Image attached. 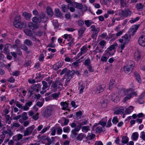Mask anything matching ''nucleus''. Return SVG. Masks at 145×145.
I'll use <instances>...</instances> for the list:
<instances>
[{
  "label": "nucleus",
  "instance_id": "nucleus-1",
  "mask_svg": "<svg viewBox=\"0 0 145 145\" xmlns=\"http://www.w3.org/2000/svg\"><path fill=\"white\" fill-rule=\"evenodd\" d=\"M55 111L54 106H48L43 112L42 116L44 117L48 118L52 116Z\"/></svg>",
  "mask_w": 145,
  "mask_h": 145
},
{
  "label": "nucleus",
  "instance_id": "nucleus-2",
  "mask_svg": "<svg viewBox=\"0 0 145 145\" xmlns=\"http://www.w3.org/2000/svg\"><path fill=\"white\" fill-rule=\"evenodd\" d=\"M52 83L51 88L53 91L55 92L57 91V90H61V88L59 86H63V84L61 83L57 80L53 82L52 80H49L48 82L49 85H50Z\"/></svg>",
  "mask_w": 145,
  "mask_h": 145
},
{
  "label": "nucleus",
  "instance_id": "nucleus-3",
  "mask_svg": "<svg viewBox=\"0 0 145 145\" xmlns=\"http://www.w3.org/2000/svg\"><path fill=\"white\" fill-rule=\"evenodd\" d=\"M21 17L20 16H16L13 22L14 26L17 28H25L26 27V24L21 22Z\"/></svg>",
  "mask_w": 145,
  "mask_h": 145
},
{
  "label": "nucleus",
  "instance_id": "nucleus-4",
  "mask_svg": "<svg viewBox=\"0 0 145 145\" xmlns=\"http://www.w3.org/2000/svg\"><path fill=\"white\" fill-rule=\"evenodd\" d=\"M134 67L133 62L131 61H128L124 67V72L127 74H130L132 72Z\"/></svg>",
  "mask_w": 145,
  "mask_h": 145
},
{
  "label": "nucleus",
  "instance_id": "nucleus-5",
  "mask_svg": "<svg viewBox=\"0 0 145 145\" xmlns=\"http://www.w3.org/2000/svg\"><path fill=\"white\" fill-rule=\"evenodd\" d=\"M131 38V36L129 33H126L123 36L121 39H119L120 42L127 44L130 40Z\"/></svg>",
  "mask_w": 145,
  "mask_h": 145
},
{
  "label": "nucleus",
  "instance_id": "nucleus-6",
  "mask_svg": "<svg viewBox=\"0 0 145 145\" xmlns=\"http://www.w3.org/2000/svg\"><path fill=\"white\" fill-rule=\"evenodd\" d=\"M132 14V12L129 9H127L125 10H123L119 14L120 16L122 18H124L127 17L129 16H130Z\"/></svg>",
  "mask_w": 145,
  "mask_h": 145
},
{
  "label": "nucleus",
  "instance_id": "nucleus-7",
  "mask_svg": "<svg viewBox=\"0 0 145 145\" xmlns=\"http://www.w3.org/2000/svg\"><path fill=\"white\" fill-rule=\"evenodd\" d=\"M93 129H95L96 132L97 133H100L105 131V129L103 127H102L99 123H95L93 125Z\"/></svg>",
  "mask_w": 145,
  "mask_h": 145
},
{
  "label": "nucleus",
  "instance_id": "nucleus-8",
  "mask_svg": "<svg viewBox=\"0 0 145 145\" xmlns=\"http://www.w3.org/2000/svg\"><path fill=\"white\" fill-rule=\"evenodd\" d=\"M80 130V126H76V127L72 129L71 131L70 137L72 138H77L78 135L76 132H78Z\"/></svg>",
  "mask_w": 145,
  "mask_h": 145
},
{
  "label": "nucleus",
  "instance_id": "nucleus-9",
  "mask_svg": "<svg viewBox=\"0 0 145 145\" xmlns=\"http://www.w3.org/2000/svg\"><path fill=\"white\" fill-rule=\"evenodd\" d=\"M35 128L34 125H32L31 126L27 128L24 131V136H25L30 135L32 134Z\"/></svg>",
  "mask_w": 145,
  "mask_h": 145
},
{
  "label": "nucleus",
  "instance_id": "nucleus-10",
  "mask_svg": "<svg viewBox=\"0 0 145 145\" xmlns=\"http://www.w3.org/2000/svg\"><path fill=\"white\" fill-rule=\"evenodd\" d=\"M109 101V98L108 96H104L103 98L100 100V103L102 107L104 108L107 106V103Z\"/></svg>",
  "mask_w": 145,
  "mask_h": 145
},
{
  "label": "nucleus",
  "instance_id": "nucleus-11",
  "mask_svg": "<svg viewBox=\"0 0 145 145\" xmlns=\"http://www.w3.org/2000/svg\"><path fill=\"white\" fill-rule=\"evenodd\" d=\"M87 48L88 46L87 45H85L83 46L80 49V52L77 55V57L78 58L83 54H85L88 51Z\"/></svg>",
  "mask_w": 145,
  "mask_h": 145
},
{
  "label": "nucleus",
  "instance_id": "nucleus-12",
  "mask_svg": "<svg viewBox=\"0 0 145 145\" xmlns=\"http://www.w3.org/2000/svg\"><path fill=\"white\" fill-rule=\"evenodd\" d=\"M105 87V86L104 85L99 86L94 88V91L95 93L98 94L103 92Z\"/></svg>",
  "mask_w": 145,
  "mask_h": 145
},
{
  "label": "nucleus",
  "instance_id": "nucleus-13",
  "mask_svg": "<svg viewBox=\"0 0 145 145\" xmlns=\"http://www.w3.org/2000/svg\"><path fill=\"white\" fill-rule=\"evenodd\" d=\"M138 42L141 46L145 47V35L140 36L138 39Z\"/></svg>",
  "mask_w": 145,
  "mask_h": 145
},
{
  "label": "nucleus",
  "instance_id": "nucleus-14",
  "mask_svg": "<svg viewBox=\"0 0 145 145\" xmlns=\"http://www.w3.org/2000/svg\"><path fill=\"white\" fill-rule=\"evenodd\" d=\"M75 71L74 70L70 71L69 70L67 73L65 74V76L66 77V78L71 79L72 76L74 74Z\"/></svg>",
  "mask_w": 145,
  "mask_h": 145
},
{
  "label": "nucleus",
  "instance_id": "nucleus-15",
  "mask_svg": "<svg viewBox=\"0 0 145 145\" xmlns=\"http://www.w3.org/2000/svg\"><path fill=\"white\" fill-rule=\"evenodd\" d=\"M140 24H135L132 26L129 29L130 32L134 33H135L140 26Z\"/></svg>",
  "mask_w": 145,
  "mask_h": 145
},
{
  "label": "nucleus",
  "instance_id": "nucleus-16",
  "mask_svg": "<svg viewBox=\"0 0 145 145\" xmlns=\"http://www.w3.org/2000/svg\"><path fill=\"white\" fill-rule=\"evenodd\" d=\"M3 133H5V134L8 135L9 137H11L13 135V132L9 127L7 129L3 131Z\"/></svg>",
  "mask_w": 145,
  "mask_h": 145
},
{
  "label": "nucleus",
  "instance_id": "nucleus-17",
  "mask_svg": "<svg viewBox=\"0 0 145 145\" xmlns=\"http://www.w3.org/2000/svg\"><path fill=\"white\" fill-rule=\"evenodd\" d=\"M137 94L135 92H132L130 93L129 94L127 95L126 97L123 99V101L124 102H125L127 101L130 99L133 95H136Z\"/></svg>",
  "mask_w": 145,
  "mask_h": 145
},
{
  "label": "nucleus",
  "instance_id": "nucleus-18",
  "mask_svg": "<svg viewBox=\"0 0 145 145\" xmlns=\"http://www.w3.org/2000/svg\"><path fill=\"white\" fill-rule=\"evenodd\" d=\"M134 57L136 60L139 61L141 57L140 52L138 51L135 52L134 53Z\"/></svg>",
  "mask_w": 145,
  "mask_h": 145
},
{
  "label": "nucleus",
  "instance_id": "nucleus-19",
  "mask_svg": "<svg viewBox=\"0 0 145 145\" xmlns=\"http://www.w3.org/2000/svg\"><path fill=\"white\" fill-rule=\"evenodd\" d=\"M86 135L83 133H80L78 134L76 139L77 140L81 141L83 138L86 137Z\"/></svg>",
  "mask_w": 145,
  "mask_h": 145
},
{
  "label": "nucleus",
  "instance_id": "nucleus-20",
  "mask_svg": "<svg viewBox=\"0 0 145 145\" xmlns=\"http://www.w3.org/2000/svg\"><path fill=\"white\" fill-rule=\"evenodd\" d=\"M22 15L25 19L27 20H29L31 19V15L30 14L24 12L23 13Z\"/></svg>",
  "mask_w": 145,
  "mask_h": 145
},
{
  "label": "nucleus",
  "instance_id": "nucleus-21",
  "mask_svg": "<svg viewBox=\"0 0 145 145\" xmlns=\"http://www.w3.org/2000/svg\"><path fill=\"white\" fill-rule=\"evenodd\" d=\"M128 3L127 0H120V5L121 7L124 8L126 7Z\"/></svg>",
  "mask_w": 145,
  "mask_h": 145
},
{
  "label": "nucleus",
  "instance_id": "nucleus-22",
  "mask_svg": "<svg viewBox=\"0 0 145 145\" xmlns=\"http://www.w3.org/2000/svg\"><path fill=\"white\" fill-rule=\"evenodd\" d=\"M32 88L34 91H38L40 90L41 86L39 84L33 85L32 86Z\"/></svg>",
  "mask_w": 145,
  "mask_h": 145
},
{
  "label": "nucleus",
  "instance_id": "nucleus-23",
  "mask_svg": "<svg viewBox=\"0 0 145 145\" xmlns=\"http://www.w3.org/2000/svg\"><path fill=\"white\" fill-rule=\"evenodd\" d=\"M63 65V63L61 62H59L54 66V69L57 70L61 68Z\"/></svg>",
  "mask_w": 145,
  "mask_h": 145
},
{
  "label": "nucleus",
  "instance_id": "nucleus-24",
  "mask_svg": "<svg viewBox=\"0 0 145 145\" xmlns=\"http://www.w3.org/2000/svg\"><path fill=\"white\" fill-rule=\"evenodd\" d=\"M110 55L105 53L103 56L101 58V61L103 62H106L109 57Z\"/></svg>",
  "mask_w": 145,
  "mask_h": 145
},
{
  "label": "nucleus",
  "instance_id": "nucleus-25",
  "mask_svg": "<svg viewBox=\"0 0 145 145\" xmlns=\"http://www.w3.org/2000/svg\"><path fill=\"white\" fill-rule=\"evenodd\" d=\"M62 37L64 38L65 40H67L68 41H70L72 39H73L72 37V36L71 34H66L62 36Z\"/></svg>",
  "mask_w": 145,
  "mask_h": 145
},
{
  "label": "nucleus",
  "instance_id": "nucleus-26",
  "mask_svg": "<svg viewBox=\"0 0 145 145\" xmlns=\"http://www.w3.org/2000/svg\"><path fill=\"white\" fill-rule=\"evenodd\" d=\"M85 85L83 84L80 83L79 84L78 88V89L79 90V94H81L83 93V90L85 88Z\"/></svg>",
  "mask_w": 145,
  "mask_h": 145
},
{
  "label": "nucleus",
  "instance_id": "nucleus-27",
  "mask_svg": "<svg viewBox=\"0 0 145 145\" xmlns=\"http://www.w3.org/2000/svg\"><path fill=\"white\" fill-rule=\"evenodd\" d=\"M86 27H82L79 29L78 31V35L80 37H82V34L84 33L86 30Z\"/></svg>",
  "mask_w": 145,
  "mask_h": 145
},
{
  "label": "nucleus",
  "instance_id": "nucleus-28",
  "mask_svg": "<svg viewBox=\"0 0 145 145\" xmlns=\"http://www.w3.org/2000/svg\"><path fill=\"white\" fill-rule=\"evenodd\" d=\"M103 51L102 48H101L98 46L96 47L95 50L93 51V52L95 54L97 53L101 54Z\"/></svg>",
  "mask_w": 145,
  "mask_h": 145
},
{
  "label": "nucleus",
  "instance_id": "nucleus-29",
  "mask_svg": "<svg viewBox=\"0 0 145 145\" xmlns=\"http://www.w3.org/2000/svg\"><path fill=\"white\" fill-rule=\"evenodd\" d=\"M32 21L35 23L37 24V23H39L41 22V19L39 18H37L35 16L32 18Z\"/></svg>",
  "mask_w": 145,
  "mask_h": 145
},
{
  "label": "nucleus",
  "instance_id": "nucleus-30",
  "mask_svg": "<svg viewBox=\"0 0 145 145\" xmlns=\"http://www.w3.org/2000/svg\"><path fill=\"white\" fill-rule=\"evenodd\" d=\"M112 50H112V49L110 48V47H109L105 51V53L110 56H112L114 54V52H112Z\"/></svg>",
  "mask_w": 145,
  "mask_h": 145
},
{
  "label": "nucleus",
  "instance_id": "nucleus-31",
  "mask_svg": "<svg viewBox=\"0 0 145 145\" xmlns=\"http://www.w3.org/2000/svg\"><path fill=\"white\" fill-rule=\"evenodd\" d=\"M24 32L27 36L31 37L33 35L32 31L30 29H25L24 30Z\"/></svg>",
  "mask_w": 145,
  "mask_h": 145
},
{
  "label": "nucleus",
  "instance_id": "nucleus-32",
  "mask_svg": "<svg viewBox=\"0 0 145 145\" xmlns=\"http://www.w3.org/2000/svg\"><path fill=\"white\" fill-rule=\"evenodd\" d=\"M60 105L63 107V110L66 109L68 108V104L67 103L66 101L61 102L60 103Z\"/></svg>",
  "mask_w": 145,
  "mask_h": 145
},
{
  "label": "nucleus",
  "instance_id": "nucleus-33",
  "mask_svg": "<svg viewBox=\"0 0 145 145\" xmlns=\"http://www.w3.org/2000/svg\"><path fill=\"white\" fill-rule=\"evenodd\" d=\"M116 37L115 34H109V36L107 38L108 39H111L110 41H112L116 39Z\"/></svg>",
  "mask_w": 145,
  "mask_h": 145
},
{
  "label": "nucleus",
  "instance_id": "nucleus-34",
  "mask_svg": "<svg viewBox=\"0 0 145 145\" xmlns=\"http://www.w3.org/2000/svg\"><path fill=\"white\" fill-rule=\"evenodd\" d=\"M24 43L28 46H31L33 45L32 42L28 39L25 40L24 41Z\"/></svg>",
  "mask_w": 145,
  "mask_h": 145
},
{
  "label": "nucleus",
  "instance_id": "nucleus-35",
  "mask_svg": "<svg viewBox=\"0 0 145 145\" xmlns=\"http://www.w3.org/2000/svg\"><path fill=\"white\" fill-rule=\"evenodd\" d=\"M133 109L134 107L133 106H130L126 109L125 112L126 113L129 114L133 111Z\"/></svg>",
  "mask_w": 145,
  "mask_h": 145
},
{
  "label": "nucleus",
  "instance_id": "nucleus-36",
  "mask_svg": "<svg viewBox=\"0 0 145 145\" xmlns=\"http://www.w3.org/2000/svg\"><path fill=\"white\" fill-rule=\"evenodd\" d=\"M110 98L112 101L114 102H116L117 99H118V97L116 95L112 94H111Z\"/></svg>",
  "mask_w": 145,
  "mask_h": 145
},
{
  "label": "nucleus",
  "instance_id": "nucleus-37",
  "mask_svg": "<svg viewBox=\"0 0 145 145\" xmlns=\"http://www.w3.org/2000/svg\"><path fill=\"white\" fill-rule=\"evenodd\" d=\"M39 18H41V21L43 23L45 22L46 20V18L45 17V14L44 12H42L40 14V16Z\"/></svg>",
  "mask_w": 145,
  "mask_h": 145
},
{
  "label": "nucleus",
  "instance_id": "nucleus-38",
  "mask_svg": "<svg viewBox=\"0 0 145 145\" xmlns=\"http://www.w3.org/2000/svg\"><path fill=\"white\" fill-rule=\"evenodd\" d=\"M90 130V127L89 126H84L82 127V131L84 133H86Z\"/></svg>",
  "mask_w": 145,
  "mask_h": 145
},
{
  "label": "nucleus",
  "instance_id": "nucleus-39",
  "mask_svg": "<svg viewBox=\"0 0 145 145\" xmlns=\"http://www.w3.org/2000/svg\"><path fill=\"white\" fill-rule=\"evenodd\" d=\"M115 82L113 79L110 80V82L109 84V89L110 90L114 86Z\"/></svg>",
  "mask_w": 145,
  "mask_h": 145
},
{
  "label": "nucleus",
  "instance_id": "nucleus-40",
  "mask_svg": "<svg viewBox=\"0 0 145 145\" xmlns=\"http://www.w3.org/2000/svg\"><path fill=\"white\" fill-rule=\"evenodd\" d=\"M84 22L85 25L87 27H89L91 25L94 23L91 20H86Z\"/></svg>",
  "mask_w": 145,
  "mask_h": 145
},
{
  "label": "nucleus",
  "instance_id": "nucleus-41",
  "mask_svg": "<svg viewBox=\"0 0 145 145\" xmlns=\"http://www.w3.org/2000/svg\"><path fill=\"white\" fill-rule=\"evenodd\" d=\"M46 12L48 15L52 16L53 14V12L51 8L50 7H48L47 8Z\"/></svg>",
  "mask_w": 145,
  "mask_h": 145
},
{
  "label": "nucleus",
  "instance_id": "nucleus-42",
  "mask_svg": "<svg viewBox=\"0 0 145 145\" xmlns=\"http://www.w3.org/2000/svg\"><path fill=\"white\" fill-rule=\"evenodd\" d=\"M128 138L127 136L123 137L121 139V142L123 143L127 144L128 142Z\"/></svg>",
  "mask_w": 145,
  "mask_h": 145
},
{
  "label": "nucleus",
  "instance_id": "nucleus-43",
  "mask_svg": "<svg viewBox=\"0 0 145 145\" xmlns=\"http://www.w3.org/2000/svg\"><path fill=\"white\" fill-rule=\"evenodd\" d=\"M133 140H136L138 138V134L137 132L133 133L132 134Z\"/></svg>",
  "mask_w": 145,
  "mask_h": 145
},
{
  "label": "nucleus",
  "instance_id": "nucleus-44",
  "mask_svg": "<svg viewBox=\"0 0 145 145\" xmlns=\"http://www.w3.org/2000/svg\"><path fill=\"white\" fill-rule=\"evenodd\" d=\"M82 122H78V125H77V126H80V129H81L82 125L87 124L88 123V121L86 120H82Z\"/></svg>",
  "mask_w": 145,
  "mask_h": 145
},
{
  "label": "nucleus",
  "instance_id": "nucleus-45",
  "mask_svg": "<svg viewBox=\"0 0 145 145\" xmlns=\"http://www.w3.org/2000/svg\"><path fill=\"white\" fill-rule=\"evenodd\" d=\"M43 34V31L41 29H39L36 33L35 35L39 37H41Z\"/></svg>",
  "mask_w": 145,
  "mask_h": 145
},
{
  "label": "nucleus",
  "instance_id": "nucleus-46",
  "mask_svg": "<svg viewBox=\"0 0 145 145\" xmlns=\"http://www.w3.org/2000/svg\"><path fill=\"white\" fill-rule=\"evenodd\" d=\"M60 95L59 93H55L52 94L51 95L52 97L55 99H57L58 98L59 95Z\"/></svg>",
  "mask_w": 145,
  "mask_h": 145
},
{
  "label": "nucleus",
  "instance_id": "nucleus-47",
  "mask_svg": "<svg viewBox=\"0 0 145 145\" xmlns=\"http://www.w3.org/2000/svg\"><path fill=\"white\" fill-rule=\"evenodd\" d=\"M56 15L57 17L61 16L62 15L60 10L58 8H56L55 9Z\"/></svg>",
  "mask_w": 145,
  "mask_h": 145
},
{
  "label": "nucleus",
  "instance_id": "nucleus-48",
  "mask_svg": "<svg viewBox=\"0 0 145 145\" xmlns=\"http://www.w3.org/2000/svg\"><path fill=\"white\" fill-rule=\"evenodd\" d=\"M20 124L14 122L11 125L12 129H13L14 127H18L20 126Z\"/></svg>",
  "mask_w": 145,
  "mask_h": 145
},
{
  "label": "nucleus",
  "instance_id": "nucleus-49",
  "mask_svg": "<svg viewBox=\"0 0 145 145\" xmlns=\"http://www.w3.org/2000/svg\"><path fill=\"white\" fill-rule=\"evenodd\" d=\"M42 84L43 85V87L42 88V90H44L48 88V86L47 85V83L45 81H43L42 82Z\"/></svg>",
  "mask_w": 145,
  "mask_h": 145
},
{
  "label": "nucleus",
  "instance_id": "nucleus-50",
  "mask_svg": "<svg viewBox=\"0 0 145 145\" xmlns=\"http://www.w3.org/2000/svg\"><path fill=\"white\" fill-rule=\"evenodd\" d=\"M136 8L140 11L142 10L143 8V6L141 3H138L137 5Z\"/></svg>",
  "mask_w": 145,
  "mask_h": 145
},
{
  "label": "nucleus",
  "instance_id": "nucleus-51",
  "mask_svg": "<svg viewBox=\"0 0 145 145\" xmlns=\"http://www.w3.org/2000/svg\"><path fill=\"white\" fill-rule=\"evenodd\" d=\"M135 78L138 82V83H140L141 82V80L140 76L137 73L135 74Z\"/></svg>",
  "mask_w": 145,
  "mask_h": 145
},
{
  "label": "nucleus",
  "instance_id": "nucleus-52",
  "mask_svg": "<svg viewBox=\"0 0 145 145\" xmlns=\"http://www.w3.org/2000/svg\"><path fill=\"white\" fill-rule=\"evenodd\" d=\"M52 143L50 139L48 138H46L44 140V143L46 145H50Z\"/></svg>",
  "mask_w": 145,
  "mask_h": 145
},
{
  "label": "nucleus",
  "instance_id": "nucleus-53",
  "mask_svg": "<svg viewBox=\"0 0 145 145\" xmlns=\"http://www.w3.org/2000/svg\"><path fill=\"white\" fill-rule=\"evenodd\" d=\"M124 111V110L123 109H119L115 111L114 113V114L118 115L120 114H121V113H123Z\"/></svg>",
  "mask_w": 145,
  "mask_h": 145
},
{
  "label": "nucleus",
  "instance_id": "nucleus-54",
  "mask_svg": "<svg viewBox=\"0 0 145 145\" xmlns=\"http://www.w3.org/2000/svg\"><path fill=\"white\" fill-rule=\"evenodd\" d=\"M88 135L87 137V138L89 140L93 139L95 137L94 134H88Z\"/></svg>",
  "mask_w": 145,
  "mask_h": 145
},
{
  "label": "nucleus",
  "instance_id": "nucleus-55",
  "mask_svg": "<svg viewBox=\"0 0 145 145\" xmlns=\"http://www.w3.org/2000/svg\"><path fill=\"white\" fill-rule=\"evenodd\" d=\"M123 94L125 95H127L129 94L130 93H131V89H123Z\"/></svg>",
  "mask_w": 145,
  "mask_h": 145
},
{
  "label": "nucleus",
  "instance_id": "nucleus-56",
  "mask_svg": "<svg viewBox=\"0 0 145 145\" xmlns=\"http://www.w3.org/2000/svg\"><path fill=\"white\" fill-rule=\"evenodd\" d=\"M74 39H72L69 42L67 43V44L69 46L71 47L74 44Z\"/></svg>",
  "mask_w": 145,
  "mask_h": 145
},
{
  "label": "nucleus",
  "instance_id": "nucleus-57",
  "mask_svg": "<svg viewBox=\"0 0 145 145\" xmlns=\"http://www.w3.org/2000/svg\"><path fill=\"white\" fill-rule=\"evenodd\" d=\"M90 59L89 57H88L85 60L84 62V64L86 66H88L89 65H90Z\"/></svg>",
  "mask_w": 145,
  "mask_h": 145
},
{
  "label": "nucleus",
  "instance_id": "nucleus-58",
  "mask_svg": "<svg viewBox=\"0 0 145 145\" xmlns=\"http://www.w3.org/2000/svg\"><path fill=\"white\" fill-rule=\"evenodd\" d=\"M69 69L67 68H65L63 69L62 71L61 72L60 74V75H62L64 74H66L67 73V71H69Z\"/></svg>",
  "mask_w": 145,
  "mask_h": 145
},
{
  "label": "nucleus",
  "instance_id": "nucleus-59",
  "mask_svg": "<svg viewBox=\"0 0 145 145\" xmlns=\"http://www.w3.org/2000/svg\"><path fill=\"white\" fill-rule=\"evenodd\" d=\"M79 61H75L72 63V66L73 67H74V68H76L79 66Z\"/></svg>",
  "mask_w": 145,
  "mask_h": 145
},
{
  "label": "nucleus",
  "instance_id": "nucleus-60",
  "mask_svg": "<svg viewBox=\"0 0 145 145\" xmlns=\"http://www.w3.org/2000/svg\"><path fill=\"white\" fill-rule=\"evenodd\" d=\"M80 26H82L84 24V22L81 20H79L76 22Z\"/></svg>",
  "mask_w": 145,
  "mask_h": 145
},
{
  "label": "nucleus",
  "instance_id": "nucleus-61",
  "mask_svg": "<svg viewBox=\"0 0 145 145\" xmlns=\"http://www.w3.org/2000/svg\"><path fill=\"white\" fill-rule=\"evenodd\" d=\"M76 7L79 9H83V5L80 3H77L76 5Z\"/></svg>",
  "mask_w": 145,
  "mask_h": 145
},
{
  "label": "nucleus",
  "instance_id": "nucleus-62",
  "mask_svg": "<svg viewBox=\"0 0 145 145\" xmlns=\"http://www.w3.org/2000/svg\"><path fill=\"white\" fill-rule=\"evenodd\" d=\"M99 44L102 47V48H103L104 46H105L106 44V42L105 40H101L99 42Z\"/></svg>",
  "mask_w": 145,
  "mask_h": 145
},
{
  "label": "nucleus",
  "instance_id": "nucleus-63",
  "mask_svg": "<svg viewBox=\"0 0 145 145\" xmlns=\"http://www.w3.org/2000/svg\"><path fill=\"white\" fill-rule=\"evenodd\" d=\"M140 137L144 141H145V132L144 131L142 132L140 134Z\"/></svg>",
  "mask_w": 145,
  "mask_h": 145
},
{
  "label": "nucleus",
  "instance_id": "nucleus-64",
  "mask_svg": "<svg viewBox=\"0 0 145 145\" xmlns=\"http://www.w3.org/2000/svg\"><path fill=\"white\" fill-rule=\"evenodd\" d=\"M27 114L26 112H24L22 114V119L24 120H26L28 119V117L27 116Z\"/></svg>",
  "mask_w": 145,
  "mask_h": 145
}]
</instances>
